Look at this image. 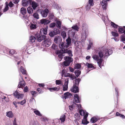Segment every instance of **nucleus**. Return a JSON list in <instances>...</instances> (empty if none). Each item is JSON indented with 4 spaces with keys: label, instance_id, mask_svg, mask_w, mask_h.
Listing matches in <instances>:
<instances>
[{
    "label": "nucleus",
    "instance_id": "nucleus-1",
    "mask_svg": "<svg viewBox=\"0 0 125 125\" xmlns=\"http://www.w3.org/2000/svg\"><path fill=\"white\" fill-rule=\"evenodd\" d=\"M113 52V50L111 49L108 48L106 46H104L98 48V53L99 56L98 55H95L92 57L94 60L97 61L99 66L101 68L103 57L104 58L107 59Z\"/></svg>",
    "mask_w": 125,
    "mask_h": 125
},
{
    "label": "nucleus",
    "instance_id": "nucleus-2",
    "mask_svg": "<svg viewBox=\"0 0 125 125\" xmlns=\"http://www.w3.org/2000/svg\"><path fill=\"white\" fill-rule=\"evenodd\" d=\"M76 33V32L74 29H71L69 30L68 31L69 37L72 38V42L75 44L76 43L75 41L76 40V37L75 35Z\"/></svg>",
    "mask_w": 125,
    "mask_h": 125
},
{
    "label": "nucleus",
    "instance_id": "nucleus-3",
    "mask_svg": "<svg viewBox=\"0 0 125 125\" xmlns=\"http://www.w3.org/2000/svg\"><path fill=\"white\" fill-rule=\"evenodd\" d=\"M36 40L39 42H40L42 40H44L45 42L47 44V47L49 46V45L46 42V36L44 35H43L42 34H37L35 35Z\"/></svg>",
    "mask_w": 125,
    "mask_h": 125
},
{
    "label": "nucleus",
    "instance_id": "nucleus-4",
    "mask_svg": "<svg viewBox=\"0 0 125 125\" xmlns=\"http://www.w3.org/2000/svg\"><path fill=\"white\" fill-rule=\"evenodd\" d=\"M88 30L85 28H83L82 31L81 39L83 41L86 40V38L88 36Z\"/></svg>",
    "mask_w": 125,
    "mask_h": 125
},
{
    "label": "nucleus",
    "instance_id": "nucleus-5",
    "mask_svg": "<svg viewBox=\"0 0 125 125\" xmlns=\"http://www.w3.org/2000/svg\"><path fill=\"white\" fill-rule=\"evenodd\" d=\"M65 61L63 62L64 65L65 66L69 65L73 61V59L71 57L66 56L64 57Z\"/></svg>",
    "mask_w": 125,
    "mask_h": 125
},
{
    "label": "nucleus",
    "instance_id": "nucleus-6",
    "mask_svg": "<svg viewBox=\"0 0 125 125\" xmlns=\"http://www.w3.org/2000/svg\"><path fill=\"white\" fill-rule=\"evenodd\" d=\"M59 46L62 52L67 49V48L68 47L66 44V42H61L59 44Z\"/></svg>",
    "mask_w": 125,
    "mask_h": 125
},
{
    "label": "nucleus",
    "instance_id": "nucleus-7",
    "mask_svg": "<svg viewBox=\"0 0 125 125\" xmlns=\"http://www.w3.org/2000/svg\"><path fill=\"white\" fill-rule=\"evenodd\" d=\"M13 95L16 98L20 100L22 99L24 96V94H21L17 91L13 93Z\"/></svg>",
    "mask_w": 125,
    "mask_h": 125
},
{
    "label": "nucleus",
    "instance_id": "nucleus-8",
    "mask_svg": "<svg viewBox=\"0 0 125 125\" xmlns=\"http://www.w3.org/2000/svg\"><path fill=\"white\" fill-rule=\"evenodd\" d=\"M49 12L48 9L46 8L43 10H42L40 11V13L43 17H46L47 16Z\"/></svg>",
    "mask_w": 125,
    "mask_h": 125
},
{
    "label": "nucleus",
    "instance_id": "nucleus-9",
    "mask_svg": "<svg viewBox=\"0 0 125 125\" xmlns=\"http://www.w3.org/2000/svg\"><path fill=\"white\" fill-rule=\"evenodd\" d=\"M64 82V85L62 86L63 88L62 90L63 91H66L68 89V84L69 82L68 78L66 79L65 80Z\"/></svg>",
    "mask_w": 125,
    "mask_h": 125
},
{
    "label": "nucleus",
    "instance_id": "nucleus-10",
    "mask_svg": "<svg viewBox=\"0 0 125 125\" xmlns=\"http://www.w3.org/2000/svg\"><path fill=\"white\" fill-rule=\"evenodd\" d=\"M20 77L21 78L20 79V81L18 86V87L19 88H22L25 86L24 81L21 76H20Z\"/></svg>",
    "mask_w": 125,
    "mask_h": 125
},
{
    "label": "nucleus",
    "instance_id": "nucleus-11",
    "mask_svg": "<svg viewBox=\"0 0 125 125\" xmlns=\"http://www.w3.org/2000/svg\"><path fill=\"white\" fill-rule=\"evenodd\" d=\"M31 0H22V5L23 6H27L29 4H31Z\"/></svg>",
    "mask_w": 125,
    "mask_h": 125
},
{
    "label": "nucleus",
    "instance_id": "nucleus-12",
    "mask_svg": "<svg viewBox=\"0 0 125 125\" xmlns=\"http://www.w3.org/2000/svg\"><path fill=\"white\" fill-rule=\"evenodd\" d=\"M54 42L56 43H59L62 42L61 38L59 36H56L55 37L54 39Z\"/></svg>",
    "mask_w": 125,
    "mask_h": 125
},
{
    "label": "nucleus",
    "instance_id": "nucleus-13",
    "mask_svg": "<svg viewBox=\"0 0 125 125\" xmlns=\"http://www.w3.org/2000/svg\"><path fill=\"white\" fill-rule=\"evenodd\" d=\"M71 91L74 93L78 92L79 91L78 86L73 85V87L71 89Z\"/></svg>",
    "mask_w": 125,
    "mask_h": 125
},
{
    "label": "nucleus",
    "instance_id": "nucleus-14",
    "mask_svg": "<svg viewBox=\"0 0 125 125\" xmlns=\"http://www.w3.org/2000/svg\"><path fill=\"white\" fill-rule=\"evenodd\" d=\"M48 18L49 20L51 21V22L55 20L56 18L55 16L53 13L49 14V15Z\"/></svg>",
    "mask_w": 125,
    "mask_h": 125
},
{
    "label": "nucleus",
    "instance_id": "nucleus-15",
    "mask_svg": "<svg viewBox=\"0 0 125 125\" xmlns=\"http://www.w3.org/2000/svg\"><path fill=\"white\" fill-rule=\"evenodd\" d=\"M31 4L32 7L34 10H35L39 6L38 3L34 1H32Z\"/></svg>",
    "mask_w": 125,
    "mask_h": 125
},
{
    "label": "nucleus",
    "instance_id": "nucleus-16",
    "mask_svg": "<svg viewBox=\"0 0 125 125\" xmlns=\"http://www.w3.org/2000/svg\"><path fill=\"white\" fill-rule=\"evenodd\" d=\"M40 22L42 24L46 25L49 23L51 22V21L47 19H42Z\"/></svg>",
    "mask_w": 125,
    "mask_h": 125
},
{
    "label": "nucleus",
    "instance_id": "nucleus-17",
    "mask_svg": "<svg viewBox=\"0 0 125 125\" xmlns=\"http://www.w3.org/2000/svg\"><path fill=\"white\" fill-rule=\"evenodd\" d=\"M74 99L75 102L78 103H79L80 102V100L79 98V96L77 94H74Z\"/></svg>",
    "mask_w": 125,
    "mask_h": 125
},
{
    "label": "nucleus",
    "instance_id": "nucleus-18",
    "mask_svg": "<svg viewBox=\"0 0 125 125\" xmlns=\"http://www.w3.org/2000/svg\"><path fill=\"white\" fill-rule=\"evenodd\" d=\"M88 116V114H86V115L85 116H84L83 119L82 120V124L84 125H87L89 122H88L87 120V118Z\"/></svg>",
    "mask_w": 125,
    "mask_h": 125
},
{
    "label": "nucleus",
    "instance_id": "nucleus-19",
    "mask_svg": "<svg viewBox=\"0 0 125 125\" xmlns=\"http://www.w3.org/2000/svg\"><path fill=\"white\" fill-rule=\"evenodd\" d=\"M101 4L104 9H106V7L107 5V1L105 0H103L101 2Z\"/></svg>",
    "mask_w": 125,
    "mask_h": 125
},
{
    "label": "nucleus",
    "instance_id": "nucleus-20",
    "mask_svg": "<svg viewBox=\"0 0 125 125\" xmlns=\"http://www.w3.org/2000/svg\"><path fill=\"white\" fill-rule=\"evenodd\" d=\"M62 52L61 50H58L57 51V53L58 55V57L60 59L59 61H60L63 58V54L64 53Z\"/></svg>",
    "mask_w": 125,
    "mask_h": 125
},
{
    "label": "nucleus",
    "instance_id": "nucleus-21",
    "mask_svg": "<svg viewBox=\"0 0 125 125\" xmlns=\"http://www.w3.org/2000/svg\"><path fill=\"white\" fill-rule=\"evenodd\" d=\"M81 81V79L79 78L75 79L73 85L78 86L80 82Z\"/></svg>",
    "mask_w": 125,
    "mask_h": 125
},
{
    "label": "nucleus",
    "instance_id": "nucleus-22",
    "mask_svg": "<svg viewBox=\"0 0 125 125\" xmlns=\"http://www.w3.org/2000/svg\"><path fill=\"white\" fill-rule=\"evenodd\" d=\"M6 116L10 118H12L14 116V115L11 111H9L6 113Z\"/></svg>",
    "mask_w": 125,
    "mask_h": 125
},
{
    "label": "nucleus",
    "instance_id": "nucleus-23",
    "mask_svg": "<svg viewBox=\"0 0 125 125\" xmlns=\"http://www.w3.org/2000/svg\"><path fill=\"white\" fill-rule=\"evenodd\" d=\"M40 33L42 34L43 33L45 35H46L47 34V30L46 28H43L40 30Z\"/></svg>",
    "mask_w": 125,
    "mask_h": 125
},
{
    "label": "nucleus",
    "instance_id": "nucleus-24",
    "mask_svg": "<svg viewBox=\"0 0 125 125\" xmlns=\"http://www.w3.org/2000/svg\"><path fill=\"white\" fill-rule=\"evenodd\" d=\"M66 44L69 47L71 44V39L70 37H68V38L66 40Z\"/></svg>",
    "mask_w": 125,
    "mask_h": 125
},
{
    "label": "nucleus",
    "instance_id": "nucleus-25",
    "mask_svg": "<svg viewBox=\"0 0 125 125\" xmlns=\"http://www.w3.org/2000/svg\"><path fill=\"white\" fill-rule=\"evenodd\" d=\"M64 53H67L70 57H72L73 55L72 51L70 50H68L67 49L63 52Z\"/></svg>",
    "mask_w": 125,
    "mask_h": 125
},
{
    "label": "nucleus",
    "instance_id": "nucleus-26",
    "mask_svg": "<svg viewBox=\"0 0 125 125\" xmlns=\"http://www.w3.org/2000/svg\"><path fill=\"white\" fill-rule=\"evenodd\" d=\"M21 12L22 15H25L27 12L26 9L24 7L21 8Z\"/></svg>",
    "mask_w": 125,
    "mask_h": 125
},
{
    "label": "nucleus",
    "instance_id": "nucleus-27",
    "mask_svg": "<svg viewBox=\"0 0 125 125\" xmlns=\"http://www.w3.org/2000/svg\"><path fill=\"white\" fill-rule=\"evenodd\" d=\"M33 10L31 7L29 6L27 9L28 12L30 14H32L33 12Z\"/></svg>",
    "mask_w": 125,
    "mask_h": 125
},
{
    "label": "nucleus",
    "instance_id": "nucleus-28",
    "mask_svg": "<svg viewBox=\"0 0 125 125\" xmlns=\"http://www.w3.org/2000/svg\"><path fill=\"white\" fill-rule=\"evenodd\" d=\"M64 95L65 99L68 98L72 96V94L68 92L64 93Z\"/></svg>",
    "mask_w": 125,
    "mask_h": 125
},
{
    "label": "nucleus",
    "instance_id": "nucleus-29",
    "mask_svg": "<svg viewBox=\"0 0 125 125\" xmlns=\"http://www.w3.org/2000/svg\"><path fill=\"white\" fill-rule=\"evenodd\" d=\"M66 115H62L60 118V120L61 121V122H64L65 120Z\"/></svg>",
    "mask_w": 125,
    "mask_h": 125
},
{
    "label": "nucleus",
    "instance_id": "nucleus-30",
    "mask_svg": "<svg viewBox=\"0 0 125 125\" xmlns=\"http://www.w3.org/2000/svg\"><path fill=\"white\" fill-rule=\"evenodd\" d=\"M72 29H74L75 30V31L77 32L79 30V27L76 24L74 25L72 27Z\"/></svg>",
    "mask_w": 125,
    "mask_h": 125
},
{
    "label": "nucleus",
    "instance_id": "nucleus-31",
    "mask_svg": "<svg viewBox=\"0 0 125 125\" xmlns=\"http://www.w3.org/2000/svg\"><path fill=\"white\" fill-rule=\"evenodd\" d=\"M118 31L120 33L122 34L124 33L125 34V30H124V29L121 27H119L118 28Z\"/></svg>",
    "mask_w": 125,
    "mask_h": 125
},
{
    "label": "nucleus",
    "instance_id": "nucleus-32",
    "mask_svg": "<svg viewBox=\"0 0 125 125\" xmlns=\"http://www.w3.org/2000/svg\"><path fill=\"white\" fill-rule=\"evenodd\" d=\"M80 114L81 115L84 116H85L86 114L88 115V113L87 112L85 111L82 110H80Z\"/></svg>",
    "mask_w": 125,
    "mask_h": 125
},
{
    "label": "nucleus",
    "instance_id": "nucleus-33",
    "mask_svg": "<svg viewBox=\"0 0 125 125\" xmlns=\"http://www.w3.org/2000/svg\"><path fill=\"white\" fill-rule=\"evenodd\" d=\"M93 42L91 41H89V44L88 45V47H87L88 50L90 49L91 47L93 46Z\"/></svg>",
    "mask_w": 125,
    "mask_h": 125
},
{
    "label": "nucleus",
    "instance_id": "nucleus-34",
    "mask_svg": "<svg viewBox=\"0 0 125 125\" xmlns=\"http://www.w3.org/2000/svg\"><path fill=\"white\" fill-rule=\"evenodd\" d=\"M9 53L10 55L11 56L13 55V56H14V54H16L17 53L13 49L10 50L9 51Z\"/></svg>",
    "mask_w": 125,
    "mask_h": 125
},
{
    "label": "nucleus",
    "instance_id": "nucleus-35",
    "mask_svg": "<svg viewBox=\"0 0 125 125\" xmlns=\"http://www.w3.org/2000/svg\"><path fill=\"white\" fill-rule=\"evenodd\" d=\"M98 120V119L95 117H92L90 119V122L92 123H94L96 122Z\"/></svg>",
    "mask_w": 125,
    "mask_h": 125
},
{
    "label": "nucleus",
    "instance_id": "nucleus-36",
    "mask_svg": "<svg viewBox=\"0 0 125 125\" xmlns=\"http://www.w3.org/2000/svg\"><path fill=\"white\" fill-rule=\"evenodd\" d=\"M35 40H36L35 36V37L33 36H31L30 38V42H34Z\"/></svg>",
    "mask_w": 125,
    "mask_h": 125
},
{
    "label": "nucleus",
    "instance_id": "nucleus-37",
    "mask_svg": "<svg viewBox=\"0 0 125 125\" xmlns=\"http://www.w3.org/2000/svg\"><path fill=\"white\" fill-rule=\"evenodd\" d=\"M20 71L23 74H25L26 73V71L24 69L23 67L21 66L20 68Z\"/></svg>",
    "mask_w": 125,
    "mask_h": 125
},
{
    "label": "nucleus",
    "instance_id": "nucleus-38",
    "mask_svg": "<svg viewBox=\"0 0 125 125\" xmlns=\"http://www.w3.org/2000/svg\"><path fill=\"white\" fill-rule=\"evenodd\" d=\"M115 115L116 116H120L123 119H124L125 118V117L124 115L120 114L118 112L116 113Z\"/></svg>",
    "mask_w": 125,
    "mask_h": 125
},
{
    "label": "nucleus",
    "instance_id": "nucleus-39",
    "mask_svg": "<svg viewBox=\"0 0 125 125\" xmlns=\"http://www.w3.org/2000/svg\"><path fill=\"white\" fill-rule=\"evenodd\" d=\"M33 112L37 115L40 116H42V114L38 110H35L33 111Z\"/></svg>",
    "mask_w": 125,
    "mask_h": 125
},
{
    "label": "nucleus",
    "instance_id": "nucleus-40",
    "mask_svg": "<svg viewBox=\"0 0 125 125\" xmlns=\"http://www.w3.org/2000/svg\"><path fill=\"white\" fill-rule=\"evenodd\" d=\"M111 24L112 26L115 28H117L119 26L115 24L112 21L111 22Z\"/></svg>",
    "mask_w": 125,
    "mask_h": 125
},
{
    "label": "nucleus",
    "instance_id": "nucleus-41",
    "mask_svg": "<svg viewBox=\"0 0 125 125\" xmlns=\"http://www.w3.org/2000/svg\"><path fill=\"white\" fill-rule=\"evenodd\" d=\"M30 93L32 95L33 97L36 96L38 95L37 92L35 91H31Z\"/></svg>",
    "mask_w": 125,
    "mask_h": 125
},
{
    "label": "nucleus",
    "instance_id": "nucleus-42",
    "mask_svg": "<svg viewBox=\"0 0 125 125\" xmlns=\"http://www.w3.org/2000/svg\"><path fill=\"white\" fill-rule=\"evenodd\" d=\"M74 73L77 77H78L81 74V71L79 70L75 71Z\"/></svg>",
    "mask_w": 125,
    "mask_h": 125
},
{
    "label": "nucleus",
    "instance_id": "nucleus-43",
    "mask_svg": "<svg viewBox=\"0 0 125 125\" xmlns=\"http://www.w3.org/2000/svg\"><path fill=\"white\" fill-rule=\"evenodd\" d=\"M6 4V5L5 6L4 8V9L3 10V11L4 12H5L6 11H7L8 9L9 8V6L8 4H7V2H6L5 3Z\"/></svg>",
    "mask_w": 125,
    "mask_h": 125
},
{
    "label": "nucleus",
    "instance_id": "nucleus-44",
    "mask_svg": "<svg viewBox=\"0 0 125 125\" xmlns=\"http://www.w3.org/2000/svg\"><path fill=\"white\" fill-rule=\"evenodd\" d=\"M56 23L57 24V27L59 29H61V22L59 21H57L56 22Z\"/></svg>",
    "mask_w": 125,
    "mask_h": 125
},
{
    "label": "nucleus",
    "instance_id": "nucleus-45",
    "mask_svg": "<svg viewBox=\"0 0 125 125\" xmlns=\"http://www.w3.org/2000/svg\"><path fill=\"white\" fill-rule=\"evenodd\" d=\"M37 28L36 24L31 23L30 25V28L31 29L33 30Z\"/></svg>",
    "mask_w": 125,
    "mask_h": 125
},
{
    "label": "nucleus",
    "instance_id": "nucleus-46",
    "mask_svg": "<svg viewBox=\"0 0 125 125\" xmlns=\"http://www.w3.org/2000/svg\"><path fill=\"white\" fill-rule=\"evenodd\" d=\"M49 34L51 37H53L55 34V32L53 31H51L49 33Z\"/></svg>",
    "mask_w": 125,
    "mask_h": 125
},
{
    "label": "nucleus",
    "instance_id": "nucleus-47",
    "mask_svg": "<svg viewBox=\"0 0 125 125\" xmlns=\"http://www.w3.org/2000/svg\"><path fill=\"white\" fill-rule=\"evenodd\" d=\"M121 39L124 43H125V36L123 35H121Z\"/></svg>",
    "mask_w": 125,
    "mask_h": 125
},
{
    "label": "nucleus",
    "instance_id": "nucleus-48",
    "mask_svg": "<svg viewBox=\"0 0 125 125\" xmlns=\"http://www.w3.org/2000/svg\"><path fill=\"white\" fill-rule=\"evenodd\" d=\"M61 35L63 39H64L66 36V33L65 31H63L61 32Z\"/></svg>",
    "mask_w": 125,
    "mask_h": 125
},
{
    "label": "nucleus",
    "instance_id": "nucleus-49",
    "mask_svg": "<svg viewBox=\"0 0 125 125\" xmlns=\"http://www.w3.org/2000/svg\"><path fill=\"white\" fill-rule=\"evenodd\" d=\"M81 65L80 64L77 63L75 64V69H79L81 68Z\"/></svg>",
    "mask_w": 125,
    "mask_h": 125
},
{
    "label": "nucleus",
    "instance_id": "nucleus-50",
    "mask_svg": "<svg viewBox=\"0 0 125 125\" xmlns=\"http://www.w3.org/2000/svg\"><path fill=\"white\" fill-rule=\"evenodd\" d=\"M26 101L24 99L21 102H17V103H18V104H20L22 105L25 104L26 103Z\"/></svg>",
    "mask_w": 125,
    "mask_h": 125
},
{
    "label": "nucleus",
    "instance_id": "nucleus-51",
    "mask_svg": "<svg viewBox=\"0 0 125 125\" xmlns=\"http://www.w3.org/2000/svg\"><path fill=\"white\" fill-rule=\"evenodd\" d=\"M36 123L33 120H31L30 123V125H36Z\"/></svg>",
    "mask_w": 125,
    "mask_h": 125
},
{
    "label": "nucleus",
    "instance_id": "nucleus-52",
    "mask_svg": "<svg viewBox=\"0 0 125 125\" xmlns=\"http://www.w3.org/2000/svg\"><path fill=\"white\" fill-rule=\"evenodd\" d=\"M94 0H89L88 3V4L92 6H93L94 4Z\"/></svg>",
    "mask_w": 125,
    "mask_h": 125
},
{
    "label": "nucleus",
    "instance_id": "nucleus-53",
    "mask_svg": "<svg viewBox=\"0 0 125 125\" xmlns=\"http://www.w3.org/2000/svg\"><path fill=\"white\" fill-rule=\"evenodd\" d=\"M56 25L55 23L53 22L51 23L49 25V27L51 28H53Z\"/></svg>",
    "mask_w": 125,
    "mask_h": 125
},
{
    "label": "nucleus",
    "instance_id": "nucleus-54",
    "mask_svg": "<svg viewBox=\"0 0 125 125\" xmlns=\"http://www.w3.org/2000/svg\"><path fill=\"white\" fill-rule=\"evenodd\" d=\"M86 65L88 68H94V66L92 64L87 63Z\"/></svg>",
    "mask_w": 125,
    "mask_h": 125
},
{
    "label": "nucleus",
    "instance_id": "nucleus-55",
    "mask_svg": "<svg viewBox=\"0 0 125 125\" xmlns=\"http://www.w3.org/2000/svg\"><path fill=\"white\" fill-rule=\"evenodd\" d=\"M111 33L112 35L115 37H117L118 36V34L117 33L113 31L111 32Z\"/></svg>",
    "mask_w": 125,
    "mask_h": 125
},
{
    "label": "nucleus",
    "instance_id": "nucleus-56",
    "mask_svg": "<svg viewBox=\"0 0 125 125\" xmlns=\"http://www.w3.org/2000/svg\"><path fill=\"white\" fill-rule=\"evenodd\" d=\"M56 83L57 85H60L62 84V82L61 80H57L56 81Z\"/></svg>",
    "mask_w": 125,
    "mask_h": 125
},
{
    "label": "nucleus",
    "instance_id": "nucleus-57",
    "mask_svg": "<svg viewBox=\"0 0 125 125\" xmlns=\"http://www.w3.org/2000/svg\"><path fill=\"white\" fill-rule=\"evenodd\" d=\"M34 17L38 19H39V15L37 13H35L33 14Z\"/></svg>",
    "mask_w": 125,
    "mask_h": 125
},
{
    "label": "nucleus",
    "instance_id": "nucleus-58",
    "mask_svg": "<svg viewBox=\"0 0 125 125\" xmlns=\"http://www.w3.org/2000/svg\"><path fill=\"white\" fill-rule=\"evenodd\" d=\"M92 6L90 5L88 3L86 6V10H89L90 8Z\"/></svg>",
    "mask_w": 125,
    "mask_h": 125
},
{
    "label": "nucleus",
    "instance_id": "nucleus-59",
    "mask_svg": "<svg viewBox=\"0 0 125 125\" xmlns=\"http://www.w3.org/2000/svg\"><path fill=\"white\" fill-rule=\"evenodd\" d=\"M37 90L39 93V94H42V93L43 92L42 90L39 88H37Z\"/></svg>",
    "mask_w": 125,
    "mask_h": 125
},
{
    "label": "nucleus",
    "instance_id": "nucleus-60",
    "mask_svg": "<svg viewBox=\"0 0 125 125\" xmlns=\"http://www.w3.org/2000/svg\"><path fill=\"white\" fill-rule=\"evenodd\" d=\"M8 5V6L10 7L11 8L13 6L14 4L12 3L11 1H10Z\"/></svg>",
    "mask_w": 125,
    "mask_h": 125
},
{
    "label": "nucleus",
    "instance_id": "nucleus-61",
    "mask_svg": "<svg viewBox=\"0 0 125 125\" xmlns=\"http://www.w3.org/2000/svg\"><path fill=\"white\" fill-rule=\"evenodd\" d=\"M74 105H72L71 106H69V109L71 110H73L74 108Z\"/></svg>",
    "mask_w": 125,
    "mask_h": 125
},
{
    "label": "nucleus",
    "instance_id": "nucleus-62",
    "mask_svg": "<svg viewBox=\"0 0 125 125\" xmlns=\"http://www.w3.org/2000/svg\"><path fill=\"white\" fill-rule=\"evenodd\" d=\"M27 46V48L28 49V50L27 51H28V53L29 54H30L31 53H29V51L30 50V49H29V48H30V49H31L32 48V45H31L30 46H29H29Z\"/></svg>",
    "mask_w": 125,
    "mask_h": 125
},
{
    "label": "nucleus",
    "instance_id": "nucleus-63",
    "mask_svg": "<svg viewBox=\"0 0 125 125\" xmlns=\"http://www.w3.org/2000/svg\"><path fill=\"white\" fill-rule=\"evenodd\" d=\"M70 78L72 80H73L74 79H75L76 78V77L75 76L74 74H72Z\"/></svg>",
    "mask_w": 125,
    "mask_h": 125
},
{
    "label": "nucleus",
    "instance_id": "nucleus-64",
    "mask_svg": "<svg viewBox=\"0 0 125 125\" xmlns=\"http://www.w3.org/2000/svg\"><path fill=\"white\" fill-rule=\"evenodd\" d=\"M13 125H18L16 123V118H15L13 122Z\"/></svg>",
    "mask_w": 125,
    "mask_h": 125
}]
</instances>
